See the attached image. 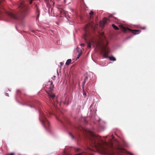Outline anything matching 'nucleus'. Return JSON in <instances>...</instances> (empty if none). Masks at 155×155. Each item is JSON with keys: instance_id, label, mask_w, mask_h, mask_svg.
Segmentation results:
<instances>
[{"instance_id": "6", "label": "nucleus", "mask_w": 155, "mask_h": 155, "mask_svg": "<svg viewBox=\"0 0 155 155\" xmlns=\"http://www.w3.org/2000/svg\"><path fill=\"white\" fill-rule=\"evenodd\" d=\"M90 28L93 29L94 28V25L92 23H89L86 25L84 28V30L85 32H87L88 31V29Z\"/></svg>"}, {"instance_id": "15", "label": "nucleus", "mask_w": 155, "mask_h": 155, "mask_svg": "<svg viewBox=\"0 0 155 155\" xmlns=\"http://www.w3.org/2000/svg\"><path fill=\"white\" fill-rule=\"evenodd\" d=\"M112 26L113 28L115 30H118L119 29L118 28L117 26H116L114 24H112Z\"/></svg>"}, {"instance_id": "40", "label": "nucleus", "mask_w": 155, "mask_h": 155, "mask_svg": "<svg viewBox=\"0 0 155 155\" xmlns=\"http://www.w3.org/2000/svg\"><path fill=\"white\" fill-rule=\"evenodd\" d=\"M8 90H9V91H10V90L9 89H8Z\"/></svg>"}, {"instance_id": "4", "label": "nucleus", "mask_w": 155, "mask_h": 155, "mask_svg": "<svg viewBox=\"0 0 155 155\" xmlns=\"http://www.w3.org/2000/svg\"><path fill=\"white\" fill-rule=\"evenodd\" d=\"M48 95L50 100V102L55 107H58L60 106V104L59 103L57 100V97L55 95L52 93H48Z\"/></svg>"}, {"instance_id": "37", "label": "nucleus", "mask_w": 155, "mask_h": 155, "mask_svg": "<svg viewBox=\"0 0 155 155\" xmlns=\"http://www.w3.org/2000/svg\"><path fill=\"white\" fill-rule=\"evenodd\" d=\"M53 78V79H54V78Z\"/></svg>"}, {"instance_id": "25", "label": "nucleus", "mask_w": 155, "mask_h": 155, "mask_svg": "<svg viewBox=\"0 0 155 155\" xmlns=\"http://www.w3.org/2000/svg\"><path fill=\"white\" fill-rule=\"evenodd\" d=\"M124 143L125 145L127 146V143L126 142H125V141H124Z\"/></svg>"}, {"instance_id": "14", "label": "nucleus", "mask_w": 155, "mask_h": 155, "mask_svg": "<svg viewBox=\"0 0 155 155\" xmlns=\"http://www.w3.org/2000/svg\"><path fill=\"white\" fill-rule=\"evenodd\" d=\"M109 59L111 61H116V58L115 57L113 56H111L109 57Z\"/></svg>"}, {"instance_id": "42", "label": "nucleus", "mask_w": 155, "mask_h": 155, "mask_svg": "<svg viewBox=\"0 0 155 155\" xmlns=\"http://www.w3.org/2000/svg\"><path fill=\"white\" fill-rule=\"evenodd\" d=\"M78 48H77V49H78Z\"/></svg>"}, {"instance_id": "30", "label": "nucleus", "mask_w": 155, "mask_h": 155, "mask_svg": "<svg viewBox=\"0 0 155 155\" xmlns=\"http://www.w3.org/2000/svg\"><path fill=\"white\" fill-rule=\"evenodd\" d=\"M145 29V28H144V27L142 28V29Z\"/></svg>"}, {"instance_id": "36", "label": "nucleus", "mask_w": 155, "mask_h": 155, "mask_svg": "<svg viewBox=\"0 0 155 155\" xmlns=\"http://www.w3.org/2000/svg\"><path fill=\"white\" fill-rule=\"evenodd\" d=\"M102 34V35L103 36V35H104V34Z\"/></svg>"}, {"instance_id": "11", "label": "nucleus", "mask_w": 155, "mask_h": 155, "mask_svg": "<svg viewBox=\"0 0 155 155\" xmlns=\"http://www.w3.org/2000/svg\"><path fill=\"white\" fill-rule=\"evenodd\" d=\"M108 20V19L107 18H104L103 20V24H105V23H106L107 22Z\"/></svg>"}, {"instance_id": "29", "label": "nucleus", "mask_w": 155, "mask_h": 155, "mask_svg": "<svg viewBox=\"0 0 155 155\" xmlns=\"http://www.w3.org/2000/svg\"><path fill=\"white\" fill-rule=\"evenodd\" d=\"M112 16V14L110 15V17H111Z\"/></svg>"}, {"instance_id": "31", "label": "nucleus", "mask_w": 155, "mask_h": 155, "mask_svg": "<svg viewBox=\"0 0 155 155\" xmlns=\"http://www.w3.org/2000/svg\"><path fill=\"white\" fill-rule=\"evenodd\" d=\"M47 0H45V2H47Z\"/></svg>"}, {"instance_id": "26", "label": "nucleus", "mask_w": 155, "mask_h": 155, "mask_svg": "<svg viewBox=\"0 0 155 155\" xmlns=\"http://www.w3.org/2000/svg\"><path fill=\"white\" fill-rule=\"evenodd\" d=\"M5 94H6V95L7 96H9V94L8 93H5Z\"/></svg>"}, {"instance_id": "39", "label": "nucleus", "mask_w": 155, "mask_h": 155, "mask_svg": "<svg viewBox=\"0 0 155 155\" xmlns=\"http://www.w3.org/2000/svg\"><path fill=\"white\" fill-rule=\"evenodd\" d=\"M53 78V79H54V78Z\"/></svg>"}, {"instance_id": "18", "label": "nucleus", "mask_w": 155, "mask_h": 155, "mask_svg": "<svg viewBox=\"0 0 155 155\" xmlns=\"http://www.w3.org/2000/svg\"><path fill=\"white\" fill-rule=\"evenodd\" d=\"M19 7L21 8H23L24 7V5L23 4H21V5H20L19 6Z\"/></svg>"}, {"instance_id": "33", "label": "nucleus", "mask_w": 155, "mask_h": 155, "mask_svg": "<svg viewBox=\"0 0 155 155\" xmlns=\"http://www.w3.org/2000/svg\"><path fill=\"white\" fill-rule=\"evenodd\" d=\"M84 95H86V94H85H85H84Z\"/></svg>"}, {"instance_id": "2", "label": "nucleus", "mask_w": 155, "mask_h": 155, "mask_svg": "<svg viewBox=\"0 0 155 155\" xmlns=\"http://www.w3.org/2000/svg\"><path fill=\"white\" fill-rule=\"evenodd\" d=\"M8 14L9 16L15 20L21 21L25 17L26 12H22L20 13H16L9 12H8Z\"/></svg>"}, {"instance_id": "19", "label": "nucleus", "mask_w": 155, "mask_h": 155, "mask_svg": "<svg viewBox=\"0 0 155 155\" xmlns=\"http://www.w3.org/2000/svg\"><path fill=\"white\" fill-rule=\"evenodd\" d=\"M81 53H79V54H78V56L77 58V59H78L79 58V57L81 56Z\"/></svg>"}, {"instance_id": "28", "label": "nucleus", "mask_w": 155, "mask_h": 155, "mask_svg": "<svg viewBox=\"0 0 155 155\" xmlns=\"http://www.w3.org/2000/svg\"><path fill=\"white\" fill-rule=\"evenodd\" d=\"M100 120V118H99V119L98 120V121H99Z\"/></svg>"}, {"instance_id": "23", "label": "nucleus", "mask_w": 155, "mask_h": 155, "mask_svg": "<svg viewBox=\"0 0 155 155\" xmlns=\"http://www.w3.org/2000/svg\"><path fill=\"white\" fill-rule=\"evenodd\" d=\"M84 45H85L84 43L81 44L80 45L82 47H84Z\"/></svg>"}, {"instance_id": "8", "label": "nucleus", "mask_w": 155, "mask_h": 155, "mask_svg": "<svg viewBox=\"0 0 155 155\" xmlns=\"http://www.w3.org/2000/svg\"><path fill=\"white\" fill-rule=\"evenodd\" d=\"M48 87H47L49 88L50 90H52L54 87V85L52 82L49 81L48 83Z\"/></svg>"}, {"instance_id": "34", "label": "nucleus", "mask_w": 155, "mask_h": 155, "mask_svg": "<svg viewBox=\"0 0 155 155\" xmlns=\"http://www.w3.org/2000/svg\"><path fill=\"white\" fill-rule=\"evenodd\" d=\"M56 119H57V120H58V118L57 117V118H56Z\"/></svg>"}, {"instance_id": "32", "label": "nucleus", "mask_w": 155, "mask_h": 155, "mask_svg": "<svg viewBox=\"0 0 155 155\" xmlns=\"http://www.w3.org/2000/svg\"><path fill=\"white\" fill-rule=\"evenodd\" d=\"M24 10H25V8H24Z\"/></svg>"}, {"instance_id": "5", "label": "nucleus", "mask_w": 155, "mask_h": 155, "mask_svg": "<svg viewBox=\"0 0 155 155\" xmlns=\"http://www.w3.org/2000/svg\"><path fill=\"white\" fill-rule=\"evenodd\" d=\"M102 52L104 58H108L107 55L110 51L107 45H106L104 46H102Z\"/></svg>"}, {"instance_id": "27", "label": "nucleus", "mask_w": 155, "mask_h": 155, "mask_svg": "<svg viewBox=\"0 0 155 155\" xmlns=\"http://www.w3.org/2000/svg\"><path fill=\"white\" fill-rule=\"evenodd\" d=\"M60 64H61V65H63V64H64L63 63V62H61L60 63Z\"/></svg>"}, {"instance_id": "22", "label": "nucleus", "mask_w": 155, "mask_h": 155, "mask_svg": "<svg viewBox=\"0 0 155 155\" xmlns=\"http://www.w3.org/2000/svg\"><path fill=\"white\" fill-rule=\"evenodd\" d=\"M7 155H14V153H10V154H8Z\"/></svg>"}, {"instance_id": "12", "label": "nucleus", "mask_w": 155, "mask_h": 155, "mask_svg": "<svg viewBox=\"0 0 155 155\" xmlns=\"http://www.w3.org/2000/svg\"><path fill=\"white\" fill-rule=\"evenodd\" d=\"M71 59H68L67 61L65 64L67 65H69L71 62Z\"/></svg>"}, {"instance_id": "9", "label": "nucleus", "mask_w": 155, "mask_h": 155, "mask_svg": "<svg viewBox=\"0 0 155 155\" xmlns=\"http://www.w3.org/2000/svg\"><path fill=\"white\" fill-rule=\"evenodd\" d=\"M92 150L90 149H88L87 150H86L85 151V153H89L90 151ZM85 152H82L81 153H79L76 154V155H84Z\"/></svg>"}, {"instance_id": "41", "label": "nucleus", "mask_w": 155, "mask_h": 155, "mask_svg": "<svg viewBox=\"0 0 155 155\" xmlns=\"http://www.w3.org/2000/svg\"><path fill=\"white\" fill-rule=\"evenodd\" d=\"M115 18V19H117V18Z\"/></svg>"}, {"instance_id": "7", "label": "nucleus", "mask_w": 155, "mask_h": 155, "mask_svg": "<svg viewBox=\"0 0 155 155\" xmlns=\"http://www.w3.org/2000/svg\"><path fill=\"white\" fill-rule=\"evenodd\" d=\"M120 28L121 30L124 32H125L127 30H129L131 31H132L131 29H129L128 28H125L122 25H120Z\"/></svg>"}, {"instance_id": "35", "label": "nucleus", "mask_w": 155, "mask_h": 155, "mask_svg": "<svg viewBox=\"0 0 155 155\" xmlns=\"http://www.w3.org/2000/svg\"><path fill=\"white\" fill-rule=\"evenodd\" d=\"M64 153V154H66L65 153V152Z\"/></svg>"}, {"instance_id": "10", "label": "nucleus", "mask_w": 155, "mask_h": 155, "mask_svg": "<svg viewBox=\"0 0 155 155\" xmlns=\"http://www.w3.org/2000/svg\"><path fill=\"white\" fill-rule=\"evenodd\" d=\"M105 124V122L104 121H101L99 123V125L100 127H101L103 129H104L105 128V127L104 126H102L101 124Z\"/></svg>"}, {"instance_id": "1", "label": "nucleus", "mask_w": 155, "mask_h": 155, "mask_svg": "<svg viewBox=\"0 0 155 155\" xmlns=\"http://www.w3.org/2000/svg\"><path fill=\"white\" fill-rule=\"evenodd\" d=\"M90 137L89 138V144L93 147L98 149L100 147L102 148L104 154L107 155H114L115 152L120 154H133L127 151L121 147L119 142L114 139L113 135L109 138V142L105 140V137L102 138L95 134L91 131H90Z\"/></svg>"}, {"instance_id": "13", "label": "nucleus", "mask_w": 155, "mask_h": 155, "mask_svg": "<svg viewBox=\"0 0 155 155\" xmlns=\"http://www.w3.org/2000/svg\"><path fill=\"white\" fill-rule=\"evenodd\" d=\"M134 31L135 32L134 33V35H136L139 34L140 33L141 31L139 30H134Z\"/></svg>"}, {"instance_id": "17", "label": "nucleus", "mask_w": 155, "mask_h": 155, "mask_svg": "<svg viewBox=\"0 0 155 155\" xmlns=\"http://www.w3.org/2000/svg\"><path fill=\"white\" fill-rule=\"evenodd\" d=\"M69 135L72 139H74V136L71 133H69Z\"/></svg>"}, {"instance_id": "38", "label": "nucleus", "mask_w": 155, "mask_h": 155, "mask_svg": "<svg viewBox=\"0 0 155 155\" xmlns=\"http://www.w3.org/2000/svg\"><path fill=\"white\" fill-rule=\"evenodd\" d=\"M53 78V79H54V78Z\"/></svg>"}, {"instance_id": "43", "label": "nucleus", "mask_w": 155, "mask_h": 155, "mask_svg": "<svg viewBox=\"0 0 155 155\" xmlns=\"http://www.w3.org/2000/svg\"><path fill=\"white\" fill-rule=\"evenodd\" d=\"M30 107H31V106H30Z\"/></svg>"}, {"instance_id": "20", "label": "nucleus", "mask_w": 155, "mask_h": 155, "mask_svg": "<svg viewBox=\"0 0 155 155\" xmlns=\"http://www.w3.org/2000/svg\"><path fill=\"white\" fill-rule=\"evenodd\" d=\"M87 79L88 77L87 76H86L85 77V78L84 79V81L86 82V81L87 80Z\"/></svg>"}, {"instance_id": "24", "label": "nucleus", "mask_w": 155, "mask_h": 155, "mask_svg": "<svg viewBox=\"0 0 155 155\" xmlns=\"http://www.w3.org/2000/svg\"><path fill=\"white\" fill-rule=\"evenodd\" d=\"M94 14V12L93 11H91L90 13V14L91 15H93Z\"/></svg>"}, {"instance_id": "16", "label": "nucleus", "mask_w": 155, "mask_h": 155, "mask_svg": "<svg viewBox=\"0 0 155 155\" xmlns=\"http://www.w3.org/2000/svg\"><path fill=\"white\" fill-rule=\"evenodd\" d=\"M87 46L88 47L90 48L91 46V43L89 42L87 43Z\"/></svg>"}, {"instance_id": "21", "label": "nucleus", "mask_w": 155, "mask_h": 155, "mask_svg": "<svg viewBox=\"0 0 155 155\" xmlns=\"http://www.w3.org/2000/svg\"><path fill=\"white\" fill-rule=\"evenodd\" d=\"M85 82H86V81H84V82L82 83L83 87L84 86V85Z\"/></svg>"}, {"instance_id": "3", "label": "nucleus", "mask_w": 155, "mask_h": 155, "mask_svg": "<svg viewBox=\"0 0 155 155\" xmlns=\"http://www.w3.org/2000/svg\"><path fill=\"white\" fill-rule=\"evenodd\" d=\"M39 119L45 128L48 130L49 123L46 118L45 114L43 112H41L39 114Z\"/></svg>"}]
</instances>
